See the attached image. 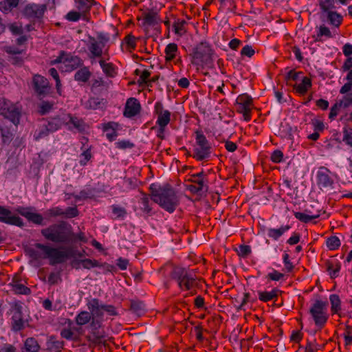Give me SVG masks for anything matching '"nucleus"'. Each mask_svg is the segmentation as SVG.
I'll use <instances>...</instances> for the list:
<instances>
[{
    "mask_svg": "<svg viewBox=\"0 0 352 352\" xmlns=\"http://www.w3.org/2000/svg\"><path fill=\"white\" fill-rule=\"evenodd\" d=\"M42 236L47 241L55 243L66 245V247L56 248L50 245L36 243L28 250L30 256L34 261L48 259L50 264L56 265L65 262L75 254L74 245L86 243L87 238L82 232L74 233L71 225L62 221L41 230Z\"/></svg>",
    "mask_w": 352,
    "mask_h": 352,
    "instance_id": "obj_1",
    "label": "nucleus"
},
{
    "mask_svg": "<svg viewBox=\"0 0 352 352\" xmlns=\"http://www.w3.org/2000/svg\"><path fill=\"white\" fill-rule=\"evenodd\" d=\"M152 199L168 212H174L179 204V199L175 191L169 186L153 190Z\"/></svg>",
    "mask_w": 352,
    "mask_h": 352,
    "instance_id": "obj_2",
    "label": "nucleus"
},
{
    "mask_svg": "<svg viewBox=\"0 0 352 352\" xmlns=\"http://www.w3.org/2000/svg\"><path fill=\"white\" fill-rule=\"evenodd\" d=\"M212 54L211 45L206 41H202L197 44L190 54V63L197 69L203 68L211 63Z\"/></svg>",
    "mask_w": 352,
    "mask_h": 352,
    "instance_id": "obj_3",
    "label": "nucleus"
},
{
    "mask_svg": "<svg viewBox=\"0 0 352 352\" xmlns=\"http://www.w3.org/2000/svg\"><path fill=\"white\" fill-rule=\"evenodd\" d=\"M173 278L176 280L182 290L190 291L192 295L199 285V281L184 268H175L173 272Z\"/></svg>",
    "mask_w": 352,
    "mask_h": 352,
    "instance_id": "obj_4",
    "label": "nucleus"
},
{
    "mask_svg": "<svg viewBox=\"0 0 352 352\" xmlns=\"http://www.w3.org/2000/svg\"><path fill=\"white\" fill-rule=\"evenodd\" d=\"M196 145L194 148L193 157L201 161L210 157L211 146L206 136L201 131H196Z\"/></svg>",
    "mask_w": 352,
    "mask_h": 352,
    "instance_id": "obj_5",
    "label": "nucleus"
},
{
    "mask_svg": "<svg viewBox=\"0 0 352 352\" xmlns=\"http://www.w3.org/2000/svg\"><path fill=\"white\" fill-rule=\"evenodd\" d=\"M316 179L320 189L329 190L333 188L337 175L327 168L321 166L317 170Z\"/></svg>",
    "mask_w": 352,
    "mask_h": 352,
    "instance_id": "obj_6",
    "label": "nucleus"
},
{
    "mask_svg": "<svg viewBox=\"0 0 352 352\" xmlns=\"http://www.w3.org/2000/svg\"><path fill=\"white\" fill-rule=\"evenodd\" d=\"M109 41V36L106 34H99L96 38L89 37L87 41V48L91 58H99L103 54V50Z\"/></svg>",
    "mask_w": 352,
    "mask_h": 352,
    "instance_id": "obj_7",
    "label": "nucleus"
},
{
    "mask_svg": "<svg viewBox=\"0 0 352 352\" xmlns=\"http://www.w3.org/2000/svg\"><path fill=\"white\" fill-rule=\"evenodd\" d=\"M310 314L317 327L322 328L327 321V302L316 300L310 308Z\"/></svg>",
    "mask_w": 352,
    "mask_h": 352,
    "instance_id": "obj_8",
    "label": "nucleus"
},
{
    "mask_svg": "<svg viewBox=\"0 0 352 352\" xmlns=\"http://www.w3.org/2000/svg\"><path fill=\"white\" fill-rule=\"evenodd\" d=\"M0 111L4 120H9L15 126L18 125L21 113L14 104L5 98H0Z\"/></svg>",
    "mask_w": 352,
    "mask_h": 352,
    "instance_id": "obj_9",
    "label": "nucleus"
},
{
    "mask_svg": "<svg viewBox=\"0 0 352 352\" xmlns=\"http://www.w3.org/2000/svg\"><path fill=\"white\" fill-rule=\"evenodd\" d=\"M52 64H58V69L62 72H68L74 70L79 63V59L71 54L62 52L58 58L52 61Z\"/></svg>",
    "mask_w": 352,
    "mask_h": 352,
    "instance_id": "obj_10",
    "label": "nucleus"
},
{
    "mask_svg": "<svg viewBox=\"0 0 352 352\" xmlns=\"http://www.w3.org/2000/svg\"><path fill=\"white\" fill-rule=\"evenodd\" d=\"M237 111L243 114L244 120L248 122L251 120V111L253 107L252 98L248 94L239 95L236 100Z\"/></svg>",
    "mask_w": 352,
    "mask_h": 352,
    "instance_id": "obj_11",
    "label": "nucleus"
},
{
    "mask_svg": "<svg viewBox=\"0 0 352 352\" xmlns=\"http://www.w3.org/2000/svg\"><path fill=\"white\" fill-rule=\"evenodd\" d=\"M154 113L157 116V126H167L170 121L171 113L164 108L161 102H156L154 105Z\"/></svg>",
    "mask_w": 352,
    "mask_h": 352,
    "instance_id": "obj_12",
    "label": "nucleus"
},
{
    "mask_svg": "<svg viewBox=\"0 0 352 352\" xmlns=\"http://www.w3.org/2000/svg\"><path fill=\"white\" fill-rule=\"evenodd\" d=\"M0 221L14 225L19 227H23L24 226L23 219L19 216L12 214V212L8 209L0 206Z\"/></svg>",
    "mask_w": 352,
    "mask_h": 352,
    "instance_id": "obj_13",
    "label": "nucleus"
},
{
    "mask_svg": "<svg viewBox=\"0 0 352 352\" xmlns=\"http://www.w3.org/2000/svg\"><path fill=\"white\" fill-rule=\"evenodd\" d=\"M45 10V6L43 5L29 4L27 5L23 10L24 15L31 20L41 19Z\"/></svg>",
    "mask_w": 352,
    "mask_h": 352,
    "instance_id": "obj_14",
    "label": "nucleus"
},
{
    "mask_svg": "<svg viewBox=\"0 0 352 352\" xmlns=\"http://www.w3.org/2000/svg\"><path fill=\"white\" fill-rule=\"evenodd\" d=\"M87 305L93 318L92 324H94L95 320H97L103 316V303L97 298H92L88 301Z\"/></svg>",
    "mask_w": 352,
    "mask_h": 352,
    "instance_id": "obj_15",
    "label": "nucleus"
},
{
    "mask_svg": "<svg viewBox=\"0 0 352 352\" xmlns=\"http://www.w3.org/2000/svg\"><path fill=\"white\" fill-rule=\"evenodd\" d=\"M141 110L140 102L135 98H130L126 100L124 116L126 118H131L137 116Z\"/></svg>",
    "mask_w": 352,
    "mask_h": 352,
    "instance_id": "obj_16",
    "label": "nucleus"
},
{
    "mask_svg": "<svg viewBox=\"0 0 352 352\" xmlns=\"http://www.w3.org/2000/svg\"><path fill=\"white\" fill-rule=\"evenodd\" d=\"M16 210L30 221L38 225H41L43 223V218L42 215L35 212L32 208L19 207Z\"/></svg>",
    "mask_w": 352,
    "mask_h": 352,
    "instance_id": "obj_17",
    "label": "nucleus"
},
{
    "mask_svg": "<svg viewBox=\"0 0 352 352\" xmlns=\"http://www.w3.org/2000/svg\"><path fill=\"white\" fill-rule=\"evenodd\" d=\"M61 120L71 131L77 130L80 131L83 130V121L81 119L74 117L70 114H63Z\"/></svg>",
    "mask_w": 352,
    "mask_h": 352,
    "instance_id": "obj_18",
    "label": "nucleus"
},
{
    "mask_svg": "<svg viewBox=\"0 0 352 352\" xmlns=\"http://www.w3.org/2000/svg\"><path fill=\"white\" fill-rule=\"evenodd\" d=\"M11 290L16 294L28 295L30 289L26 287L19 275H14L12 281L9 283Z\"/></svg>",
    "mask_w": 352,
    "mask_h": 352,
    "instance_id": "obj_19",
    "label": "nucleus"
},
{
    "mask_svg": "<svg viewBox=\"0 0 352 352\" xmlns=\"http://www.w3.org/2000/svg\"><path fill=\"white\" fill-rule=\"evenodd\" d=\"M103 131L106 133L107 138L112 142L118 136V131L120 129V124L115 122H109L103 124Z\"/></svg>",
    "mask_w": 352,
    "mask_h": 352,
    "instance_id": "obj_20",
    "label": "nucleus"
},
{
    "mask_svg": "<svg viewBox=\"0 0 352 352\" xmlns=\"http://www.w3.org/2000/svg\"><path fill=\"white\" fill-rule=\"evenodd\" d=\"M12 124H13L8 120H5V122H0V132L3 144H9L12 140L13 135L10 131Z\"/></svg>",
    "mask_w": 352,
    "mask_h": 352,
    "instance_id": "obj_21",
    "label": "nucleus"
},
{
    "mask_svg": "<svg viewBox=\"0 0 352 352\" xmlns=\"http://www.w3.org/2000/svg\"><path fill=\"white\" fill-rule=\"evenodd\" d=\"M256 293L258 298L263 302H267L271 300L276 302L280 290L277 288H273L271 291L258 290Z\"/></svg>",
    "mask_w": 352,
    "mask_h": 352,
    "instance_id": "obj_22",
    "label": "nucleus"
},
{
    "mask_svg": "<svg viewBox=\"0 0 352 352\" xmlns=\"http://www.w3.org/2000/svg\"><path fill=\"white\" fill-rule=\"evenodd\" d=\"M12 324L14 331L21 330L24 325L22 313L18 307L12 310Z\"/></svg>",
    "mask_w": 352,
    "mask_h": 352,
    "instance_id": "obj_23",
    "label": "nucleus"
},
{
    "mask_svg": "<svg viewBox=\"0 0 352 352\" xmlns=\"http://www.w3.org/2000/svg\"><path fill=\"white\" fill-rule=\"evenodd\" d=\"M34 89L39 94H44L48 87L47 80L42 76L36 75L33 78Z\"/></svg>",
    "mask_w": 352,
    "mask_h": 352,
    "instance_id": "obj_24",
    "label": "nucleus"
},
{
    "mask_svg": "<svg viewBox=\"0 0 352 352\" xmlns=\"http://www.w3.org/2000/svg\"><path fill=\"white\" fill-rule=\"evenodd\" d=\"M311 85L312 83L311 79L307 76H305L302 78L299 82H296V84L294 85V88L298 94L305 95L311 88Z\"/></svg>",
    "mask_w": 352,
    "mask_h": 352,
    "instance_id": "obj_25",
    "label": "nucleus"
},
{
    "mask_svg": "<svg viewBox=\"0 0 352 352\" xmlns=\"http://www.w3.org/2000/svg\"><path fill=\"white\" fill-rule=\"evenodd\" d=\"M290 229L288 225L282 226L279 228H268L267 230V235L268 237L277 241L282 235Z\"/></svg>",
    "mask_w": 352,
    "mask_h": 352,
    "instance_id": "obj_26",
    "label": "nucleus"
},
{
    "mask_svg": "<svg viewBox=\"0 0 352 352\" xmlns=\"http://www.w3.org/2000/svg\"><path fill=\"white\" fill-rule=\"evenodd\" d=\"M99 64L107 76L113 78L117 75L116 68L111 63H107L104 60H100Z\"/></svg>",
    "mask_w": 352,
    "mask_h": 352,
    "instance_id": "obj_27",
    "label": "nucleus"
},
{
    "mask_svg": "<svg viewBox=\"0 0 352 352\" xmlns=\"http://www.w3.org/2000/svg\"><path fill=\"white\" fill-rule=\"evenodd\" d=\"M69 327L63 328L60 331V336L62 338L66 340H74L77 338L76 331L77 328L75 327H72V322L69 320H68Z\"/></svg>",
    "mask_w": 352,
    "mask_h": 352,
    "instance_id": "obj_28",
    "label": "nucleus"
},
{
    "mask_svg": "<svg viewBox=\"0 0 352 352\" xmlns=\"http://www.w3.org/2000/svg\"><path fill=\"white\" fill-rule=\"evenodd\" d=\"M94 2V0H75V6L78 10L86 16Z\"/></svg>",
    "mask_w": 352,
    "mask_h": 352,
    "instance_id": "obj_29",
    "label": "nucleus"
},
{
    "mask_svg": "<svg viewBox=\"0 0 352 352\" xmlns=\"http://www.w3.org/2000/svg\"><path fill=\"white\" fill-rule=\"evenodd\" d=\"M164 53L166 61H170L174 59L178 54V47L177 44L173 43L167 45Z\"/></svg>",
    "mask_w": 352,
    "mask_h": 352,
    "instance_id": "obj_30",
    "label": "nucleus"
},
{
    "mask_svg": "<svg viewBox=\"0 0 352 352\" xmlns=\"http://www.w3.org/2000/svg\"><path fill=\"white\" fill-rule=\"evenodd\" d=\"M40 346L36 340L33 338L26 339L23 352H38Z\"/></svg>",
    "mask_w": 352,
    "mask_h": 352,
    "instance_id": "obj_31",
    "label": "nucleus"
},
{
    "mask_svg": "<svg viewBox=\"0 0 352 352\" xmlns=\"http://www.w3.org/2000/svg\"><path fill=\"white\" fill-rule=\"evenodd\" d=\"M331 310L334 314H339L341 311V300L338 295L331 294L329 296Z\"/></svg>",
    "mask_w": 352,
    "mask_h": 352,
    "instance_id": "obj_32",
    "label": "nucleus"
},
{
    "mask_svg": "<svg viewBox=\"0 0 352 352\" xmlns=\"http://www.w3.org/2000/svg\"><path fill=\"white\" fill-rule=\"evenodd\" d=\"M91 314L87 311H82L78 313L76 318L75 321L78 325H85L91 321Z\"/></svg>",
    "mask_w": 352,
    "mask_h": 352,
    "instance_id": "obj_33",
    "label": "nucleus"
},
{
    "mask_svg": "<svg viewBox=\"0 0 352 352\" xmlns=\"http://www.w3.org/2000/svg\"><path fill=\"white\" fill-rule=\"evenodd\" d=\"M64 124L61 120V116L57 118H54L51 119L47 124H45L47 128L45 129L47 131H50V132H54L60 128L62 125Z\"/></svg>",
    "mask_w": 352,
    "mask_h": 352,
    "instance_id": "obj_34",
    "label": "nucleus"
},
{
    "mask_svg": "<svg viewBox=\"0 0 352 352\" xmlns=\"http://www.w3.org/2000/svg\"><path fill=\"white\" fill-rule=\"evenodd\" d=\"M6 51L12 55V60L14 64H19L22 59L21 57H19L18 55L21 54L23 51V49H20L19 47L14 48L12 47H7L6 48Z\"/></svg>",
    "mask_w": 352,
    "mask_h": 352,
    "instance_id": "obj_35",
    "label": "nucleus"
},
{
    "mask_svg": "<svg viewBox=\"0 0 352 352\" xmlns=\"http://www.w3.org/2000/svg\"><path fill=\"white\" fill-rule=\"evenodd\" d=\"M327 12V18L330 22V23L336 27H338L342 21V16L333 11H326Z\"/></svg>",
    "mask_w": 352,
    "mask_h": 352,
    "instance_id": "obj_36",
    "label": "nucleus"
},
{
    "mask_svg": "<svg viewBox=\"0 0 352 352\" xmlns=\"http://www.w3.org/2000/svg\"><path fill=\"white\" fill-rule=\"evenodd\" d=\"M91 76V73L86 67H83L75 74L74 78L77 81L87 82Z\"/></svg>",
    "mask_w": 352,
    "mask_h": 352,
    "instance_id": "obj_37",
    "label": "nucleus"
},
{
    "mask_svg": "<svg viewBox=\"0 0 352 352\" xmlns=\"http://www.w3.org/2000/svg\"><path fill=\"white\" fill-rule=\"evenodd\" d=\"M138 204L140 210L144 213L147 214L151 210V208L149 206V198L145 195H143L140 198Z\"/></svg>",
    "mask_w": 352,
    "mask_h": 352,
    "instance_id": "obj_38",
    "label": "nucleus"
},
{
    "mask_svg": "<svg viewBox=\"0 0 352 352\" xmlns=\"http://www.w3.org/2000/svg\"><path fill=\"white\" fill-rule=\"evenodd\" d=\"M327 270L331 278H336L340 270V264L337 261L329 262L327 263Z\"/></svg>",
    "mask_w": 352,
    "mask_h": 352,
    "instance_id": "obj_39",
    "label": "nucleus"
},
{
    "mask_svg": "<svg viewBox=\"0 0 352 352\" xmlns=\"http://www.w3.org/2000/svg\"><path fill=\"white\" fill-rule=\"evenodd\" d=\"M294 216L299 221H300L303 223H308V222L311 221V220L319 217L320 214H308L305 212H296L294 213Z\"/></svg>",
    "mask_w": 352,
    "mask_h": 352,
    "instance_id": "obj_40",
    "label": "nucleus"
},
{
    "mask_svg": "<svg viewBox=\"0 0 352 352\" xmlns=\"http://www.w3.org/2000/svg\"><path fill=\"white\" fill-rule=\"evenodd\" d=\"M322 36H324L326 38H332L333 37V35H332L329 28H328L327 27H326L324 25H321L318 28V31L317 33V36L315 38V41H322Z\"/></svg>",
    "mask_w": 352,
    "mask_h": 352,
    "instance_id": "obj_41",
    "label": "nucleus"
},
{
    "mask_svg": "<svg viewBox=\"0 0 352 352\" xmlns=\"http://www.w3.org/2000/svg\"><path fill=\"white\" fill-rule=\"evenodd\" d=\"M42 305L43 308L47 311H58L61 309L63 305L62 303L53 304L52 300L47 298L43 301Z\"/></svg>",
    "mask_w": 352,
    "mask_h": 352,
    "instance_id": "obj_42",
    "label": "nucleus"
},
{
    "mask_svg": "<svg viewBox=\"0 0 352 352\" xmlns=\"http://www.w3.org/2000/svg\"><path fill=\"white\" fill-rule=\"evenodd\" d=\"M186 22L184 21H177L173 25V30L178 36H182L186 33Z\"/></svg>",
    "mask_w": 352,
    "mask_h": 352,
    "instance_id": "obj_43",
    "label": "nucleus"
},
{
    "mask_svg": "<svg viewBox=\"0 0 352 352\" xmlns=\"http://www.w3.org/2000/svg\"><path fill=\"white\" fill-rule=\"evenodd\" d=\"M326 245L330 250H335L340 246V241L338 237L332 236L327 239Z\"/></svg>",
    "mask_w": 352,
    "mask_h": 352,
    "instance_id": "obj_44",
    "label": "nucleus"
},
{
    "mask_svg": "<svg viewBox=\"0 0 352 352\" xmlns=\"http://www.w3.org/2000/svg\"><path fill=\"white\" fill-rule=\"evenodd\" d=\"M143 25L144 26H154L158 23V19L155 14L148 13L144 18Z\"/></svg>",
    "mask_w": 352,
    "mask_h": 352,
    "instance_id": "obj_45",
    "label": "nucleus"
},
{
    "mask_svg": "<svg viewBox=\"0 0 352 352\" xmlns=\"http://www.w3.org/2000/svg\"><path fill=\"white\" fill-rule=\"evenodd\" d=\"M78 264L80 265V267H82L87 270H90L93 267L98 266V263L97 261L89 258L80 260L78 262Z\"/></svg>",
    "mask_w": 352,
    "mask_h": 352,
    "instance_id": "obj_46",
    "label": "nucleus"
},
{
    "mask_svg": "<svg viewBox=\"0 0 352 352\" xmlns=\"http://www.w3.org/2000/svg\"><path fill=\"white\" fill-rule=\"evenodd\" d=\"M192 182L197 185L195 192H198L200 191L207 190L206 179V178L193 177Z\"/></svg>",
    "mask_w": 352,
    "mask_h": 352,
    "instance_id": "obj_47",
    "label": "nucleus"
},
{
    "mask_svg": "<svg viewBox=\"0 0 352 352\" xmlns=\"http://www.w3.org/2000/svg\"><path fill=\"white\" fill-rule=\"evenodd\" d=\"M80 18L85 19L86 16L82 14L81 12L78 11H70L67 13L66 19L69 21H77Z\"/></svg>",
    "mask_w": 352,
    "mask_h": 352,
    "instance_id": "obj_48",
    "label": "nucleus"
},
{
    "mask_svg": "<svg viewBox=\"0 0 352 352\" xmlns=\"http://www.w3.org/2000/svg\"><path fill=\"white\" fill-rule=\"evenodd\" d=\"M342 140L347 145L352 146V128L344 127Z\"/></svg>",
    "mask_w": 352,
    "mask_h": 352,
    "instance_id": "obj_49",
    "label": "nucleus"
},
{
    "mask_svg": "<svg viewBox=\"0 0 352 352\" xmlns=\"http://www.w3.org/2000/svg\"><path fill=\"white\" fill-rule=\"evenodd\" d=\"M124 45L126 50L131 51L134 50L136 46L135 38L132 35L126 36L124 38Z\"/></svg>",
    "mask_w": 352,
    "mask_h": 352,
    "instance_id": "obj_50",
    "label": "nucleus"
},
{
    "mask_svg": "<svg viewBox=\"0 0 352 352\" xmlns=\"http://www.w3.org/2000/svg\"><path fill=\"white\" fill-rule=\"evenodd\" d=\"M47 128L46 125L41 126L38 130H36L34 134V138L36 140H38L41 138L46 137L50 131H47L45 129Z\"/></svg>",
    "mask_w": 352,
    "mask_h": 352,
    "instance_id": "obj_51",
    "label": "nucleus"
},
{
    "mask_svg": "<svg viewBox=\"0 0 352 352\" xmlns=\"http://www.w3.org/2000/svg\"><path fill=\"white\" fill-rule=\"evenodd\" d=\"M112 213L114 218H122L126 215V210L122 207L113 206Z\"/></svg>",
    "mask_w": 352,
    "mask_h": 352,
    "instance_id": "obj_52",
    "label": "nucleus"
},
{
    "mask_svg": "<svg viewBox=\"0 0 352 352\" xmlns=\"http://www.w3.org/2000/svg\"><path fill=\"white\" fill-rule=\"evenodd\" d=\"M46 214L49 217L63 216V210L60 207H54L47 210Z\"/></svg>",
    "mask_w": 352,
    "mask_h": 352,
    "instance_id": "obj_53",
    "label": "nucleus"
},
{
    "mask_svg": "<svg viewBox=\"0 0 352 352\" xmlns=\"http://www.w3.org/2000/svg\"><path fill=\"white\" fill-rule=\"evenodd\" d=\"M91 158V152L89 150H87V151H84L80 155L79 163L81 166H85L87 164V163L90 160Z\"/></svg>",
    "mask_w": 352,
    "mask_h": 352,
    "instance_id": "obj_54",
    "label": "nucleus"
},
{
    "mask_svg": "<svg viewBox=\"0 0 352 352\" xmlns=\"http://www.w3.org/2000/svg\"><path fill=\"white\" fill-rule=\"evenodd\" d=\"M320 6L324 11H328L334 8V0H320Z\"/></svg>",
    "mask_w": 352,
    "mask_h": 352,
    "instance_id": "obj_55",
    "label": "nucleus"
},
{
    "mask_svg": "<svg viewBox=\"0 0 352 352\" xmlns=\"http://www.w3.org/2000/svg\"><path fill=\"white\" fill-rule=\"evenodd\" d=\"M283 153L279 150H276L272 153L271 160L274 163L280 162L283 160Z\"/></svg>",
    "mask_w": 352,
    "mask_h": 352,
    "instance_id": "obj_56",
    "label": "nucleus"
},
{
    "mask_svg": "<svg viewBox=\"0 0 352 352\" xmlns=\"http://www.w3.org/2000/svg\"><path fill=\"white\" fill-rule=\"evenodd\" d=\"M254 50L252 48V46L248 45L244 46L241 51V55L246 56L248 57H252L254 54Z\"/></svg>",
    "mask_w": 352,
    "mask_h": 352,
    "instance_id": "obj_57",
    "label": "nucleus"
},
{
    "mask_svg": "<svg viewBox=\"0 0 352 352\" xmlns=\"http://www.w3.org/2000/svg\"><path fill=\"white\" fill-rule=\"evenodd\" d=\"M349 103V102H346L344 103L343 102H341L339 104H335L331 109V112L329 113V118H333L335 116H336L338 114V111L339 107H341L343 105L345 107L348 105Z\"/></svg>",
    "mask_w": 352,
    "mask_h": 352,
    "instance_id": "obj_58",
    "label": "nucleus"
},
{
    "mask_svg": "<svg viewBox=\"0 0 352 352\" xmlns=\"http://www.w3.org/2000/svg\"><path fill=\"white\" fill-rule=\"evenodd\" d=\"M78 215V210L76 208H68L65 210H63V216L67 218H72Z\"/></svg>",
    "mask_w": 352,
    "mask_h": 352,
    "instance_id": "obj_59",
    "label": "nucleus"
},
{
    "mask_svg": "<svg viewBox=\"0 0 352 352\" xmlns=\"http://www.w3.org/2000/svg\"><path fill=\"white\" fill-rule=\"evenodd\" d=\"M284 276L283 274L276 271L273 270L272 272L267 274V278L272 280H279Z\"/></svg>",
    "mask_w": 352,
    "mask_h": 352,
    "instance_id": "obj_60",
    "label": "nucleus"
},
{
    "mask_svg": "<svg viewBox=\"0 0 352 352\" xmlns=\"http://www.w3.org/2000/svg\"><path fill=\"white\" fill-rule=\"evenodd\" d=\"M9 29L14 34H19L22 33L23 31L22 26L17 23L11 24L9 26Z\"/></svg>",
    "mask_w": 352,
    "mask_h": 352,
    "instance_id": "obj_61",
    "label": "nucleus"
},
{
    "mask_svg": "<svg viewBox=\"0 0 352 352\" xmlns=\"http://www.w3.org/2000/svg\"><path fill=\"white\" fill-rule=\"evenodd\" d=\"M283 263L285 264V268L288 271H291L293 269V265L289 261V256L288 254L285 253L283 256Z\"/></svg>",
    "mask_w": 352,
    "mask_h": 352,
    "instance_id": "obj_62",
    "label": "nucleus"
},
{
    "mask_svg": "<svg viewBox=\"0 0 352 352\" xmlns=\"http://www.w3.org/2000/svg\"><path fill=\"white\" fill-rule=\"evenodd\" d=\"M107 312L110 316H115L117 314L116 308L113 305L103 304V313Z\"/></svg>",
    "mask_w": 352,
    "mask_h": 352,
    "instance_id": "obj_63",
    "label": "nucleus"
},
{
    "mask_svg": "<svg viewBox=\"0 0 352 352\" xmlns=\"http://www.w3.org/2000/svg\"><path fill=\"white\" fill-rule=\"evenodd\" d=\"M0 352H17L15 346L10 344H6L1 349Z\"/></svg>",
    "mask_w": 352,
    "mask_h": 352,
    "instance_id": "obj_64",
    "label": "nucleus"
}]
</instances>
